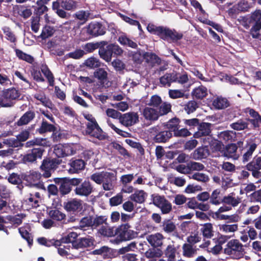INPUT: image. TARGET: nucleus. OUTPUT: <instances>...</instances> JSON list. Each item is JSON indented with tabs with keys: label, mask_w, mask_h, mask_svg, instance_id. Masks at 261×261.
Returning <instances> with one entry per match:
<instances>
[{
	"label": "nucleus",
	"mask_w": 261,
	"mask_h": 261,
	"mask_svg": "<svg viewBox=\"0 0 261 261\" xmlns=\"http://www.w3.org/2000/svg\"><path fill=\"white\" fill-rule=\"evenodd\" d=\"M26 147H33L29 150L28 153L24 155L22 161L25 164L33 163L37 159H41L45 149L44 147L46 146V139L41 138H34L25 143Z\"/></svg>",
	"instance_id": "1"
},
{
	"label": "nucleus",
	"mask_w": 261,
	"mask_h": 261,
	"mask_svg": "<svg viewBox=\"0 0 261 261\" xmlns=\"http://www.w3.org/2000/svg\"><path fill=\"white\" fill-rule=\"evenodd\" d=\"M245 113H248L252 118H247L246 120L243 119H240L236 122L230 124V127L236 130H243L249 129V122L251 123L252 128L256 129L260 127L261 124V115L254 109L247 108L245 111Z\"/></svg>",
	"instance_id": "2"
},
{
	"label": "nucleus",
	"mask_w": 261,
	"mask_h": 261,
	"mask_svg": "<svg viewBox=\"0 0 261 261\" xmlns=\"http://www.w3.org/2000/svg\"><path fill=\"white\" fill-rule=\"evenodd\" d=\"M147 29L150 33L158 36L165 41L176 42L183 37V34L175 29H170L163 26L158 27L152 23H149Z\"/></svg>",
	"instance_id": "3"
},
{
	"label": "nucleus",
	"mask_w": 261,
	"mask_h": 261,
	"mask_svg": "<svg viewBox=\"0 0 261 261\" xmlns=\"http://www.w3.org/2000/svg\"><path fill=\"white\" fill-rule=\"evenodd\" d=\"M102 44L98 50L100 57L107 62L111 61L112 58L121 56L123 52V49L115 43L108 44V42L102 41Z\"/></svg>",
	"instance_id": "4"
},
{
	"label": "nucleus",
	"mask_w": 261,
	"mask_h": 261,
	"mask_svg": "<svg viewBox=\"0 0 261 261\" xmlns=\"http://www.w3.org/2000/svg\"><path fill=\"white\" fill-rule=\"evenodd\" d=\"M179 118L175 117L169 120L167 122L163 124L164 127L167 131H169L176 137H186L191 135V133L187 128H180Z\"/></svg>",
	"instance_id": "5"
},
{
	"label": "nucleus",
	"mask_w": 261,
	"mask_h": 261,
	"mask_svg": "<svg viewBox=\"0 0 261 261\" xmlns=\"http://www.w3.org/2000/svg\"><path fill=\"white\" fill-rule=\"evenodd\" d=\"M171 111V105L165 103L159 110L150 107H146L143 110L142 115L145 120L152 122L156 121L160 116L166 115Z\"/></svg>",
	"instance_id": "6"
},
{
	"label": "nucleus",
	"mask_w": 261,
	"mask_h": 261,
	"mask_svg": "<svg viewBox=\"0 0 261 261\" xmlns=\"http://www.w3.org/2000/svg\"><path fill=\"white\" fill-rule=\"evenodd\" d=\"M128 223L122 224L116 228L117 237L115 240L117 244L129 241L137 237L138 233L130 229Z\"/></svg>",
	"instance_id": "7"
},
{
	"label": "nucleus",
	"mask_w": 261,
	"mask_h": 261,
	"mask_svg": "<svg viewBox=\"0 0 261 261\" xmlns=\"http://www.w3.org/2000/svg\"><path fill=\"white\" fill-rule=\"evenodd\" d=\"M224 252L236 259L242 258L245 254L242 244L237 239L231 240L227 243Z\"/></svg>",
	"instance_id": "8"
},
{
	"label": "nucleus",
	"mask_w": 261,
	"mask_h": 261,
	"mask_svg": "<svg viewBox=\"0 0 261 261\" xmlns=\"http://www.w3.org/2000/svg\"><path fill=\"white\" fill-rule=\"evenodd\" d=\"M61 163L62 160L59 159L50 157L44 158L40 166V170L42 172V176L44 178L50 177Z\"/></svg>",
	"instance_id": "9"
},
{
	"label": "nucleus",
	"mask_w": 261,
	"mask_h": 261,
	"mask_svg": "<svg viewBox=\"0 0 261 261\" xmlns=\"http://www.w3.org/2000/svg\"><path fill=\"white\" fill-rule=\"evenodd\" d=\"M54 181L59 187L61 196L68 194L71 191L72 187H74L80 182L79 179L69 177L55 178Z\"/></svg>",
	"instance_id": "10"
},
{
	"label": "nucleus",
	"mask_w": 261,
	"mask_h": 261,
	"mask_svg": "<svg viewBox=\"0 0 261 261\" xmlns=\"http://www.w3.org/2000/svg\"><path fill=\"white\" fill-rule=\"evenodd\" d=\"M20 95L18 90L14 88L3 90L0 94V106L3 107H10L13 106L14 100Z\"/></svg>",
	"instance_id": "11"
},
{
	"label": "nucleus",
	"mask_w": 261,
	"mask_h": 261,
	"mask_svg": "<svg viewBox=\"0 0 261 261\" xmlns=\"http://www.w3.org/2000/svg\"><path fill=\"white\" fill-rule=\"evenodd\" d=\"M150 130L153 136L152 140L156 143H165L172 137V134L167 131L163 126H154Z\"/></svg>",
	"instance_id": "12"
},
{
	"label": "nucleus",
	"mask_w": 261,
	"mask_h": 261,
	"mask_svg": "<svg viewBox=\"0 0 261 261\" xmlns=\"http://www.w3.org/2000/svg\"><path fill=\"white\" fill-rule=\"evenodd\" d=\"M248 23L252 25L250 30V34L253 38H258L261 30V10H256L251 13L248 19Z\"/></svg>",
	"instance_id": "13"
},
{
	"label": "nucleus",
	"mask_w": 261,
	"mask_h": 261,
	"mask_svg": "<svg viewBox=\"0 0 261 261\" xmlns=\"http://www.w3.org/2000/svg\"><path fill=\"white\" fill-rule=\"evenodd\" d=\"M151 199L153 205L160 209L162 214H168L172 211V204L165 196L153 194L151 195Z\"/></svg>",
	"instance_id": "14"
},
{
	"label": "nucleus",
	"mask_w": 261,
	"mask_h": 261,
	"mask_svg": "<svg viewBox=\"0 0 261 261\" xmlns=\"http://www.w3.org/2000/svg\"><path fill=\"white\" fill-rule=\"evenodd\" d=\"M86 133L100 141L108 140L109 136L99 126L96 120L86 124Z\"/></svg>",
	"instance_id": "15"
},
{
	"label": "nucleus",
	"mask_w": 261,
	"mask_h": 261,
	"mask_svg": "<svg viewBox=\"0 0 261 261\" xmlns=\"http://www.w3.org/2000/svg\"><path fill=\"white\" fill-rule=\"evenodd\" d=\"M83 32L87 34L89 38L95 37L105 34L106 28L101 23L94 21L91 22L82 30Z\"/></svg>",
	"instance_id": "16"
},
{
	"label": "nucleus",
	"mask_w": 261,
	"mask_h": 261,
	"mask_svg": "<svg viewBox=\"0 0 261 261\" xmlns=\"http://www.w3.org/2000/svg\"><path fill=\"white\" fill-rule=\"evenodd\" d=\"M75 179H79L77 185L74 186V193L76 195L80 196L88 197L93 192V187L89 180H85L81 178H75Z\"/></svg>",
	"instance_id": "17"
},
{
	"label": "nucleus",
	"mask_w": 261,
	"mask_h": 261,
	"mask_svg": "<svg viewBox=\"0 0 261 261\" xmlns=\"http://www.w3.org/2000/svg\"><path fill=\"white\" fill-rule=\"evenodd\" d=\"M245 168L251 172L252 176L255 178L258 179L261 177V157L255 156L245 166Z\"/></svg>",
	"instance_id": "18"
},
{
	"label": "nucleus",
	"mask_w": 261,
	"mask_h": 261,
	"mask_svg": "<svg viewBox=\"0 0 261 261\" xmlns=\"http://www.w3.org/2000/svg\"><path fill=\"white\" fill-rule=\"evenodd\" d=\"M68 165L69 173L70 174L79 173L84 170L86 163L82 159L73 157L69 160Z\"/></svg>",
	"instance_id": "19"
},
{
	"label": "nucleus",
	"mask_w": 261,
	"mask_h": 261,
	"mask_svg": "<svg viewBox=\"0 0 261 261\" xmlns=\"http://www.w3.org/2000/svg\"><path fill=\"white\" fill-rule=\"evenodd\" d=\"M74 152L72 147L67 144H57L54 147V153L58 158L72 155Z\"/></svg>",
	"instance_id": "20"
},
{
	"label": "nucleus",
	"mask_w": 261,
	"mask_h": 261,
	"mask_svg": "<svg viewBox=\"0 0 261 261\" xmlns=\"http://www.w3.org/2000/svg\"><path fill=\"white\" fill-rule=\"evenodd\" d=\"M90 254L100 256L104 259L115 258V249L107 246H103L99 249H95L90 252Z\"/></svg>",
	"instance_id": "21"
},
{
	"label": "nucleus",
	"mask_w": 261,
	"mask_h": 261,
	"mask_svg": "<svg viewBox=\"0 0 261 261\" xmlns=\"http://www.w3.org/2000/svg\"><path fill=\"white\" fill-rule=\"evenodd\" d=\"M139 115L137 113L129 112L124 114H121L120 122L126 126H130L138 123Z\"/></svg>",
	"instance_id": "22"
},
{
	"label": "nucleus",
	"mask_w": 261,
	"mask_h": 261,
	"mask_svg": "<svg viewBox=\"0 0 261 261\" xmlns=\"http://www.w3.org/2000/svg\"><path fill=\"white\" fill-rule=\"evenodd\" d=\"M164 237L159 232L149 235L147 237V240L149 244L153 248L161 247L163 244Z\"/></svg>",
	"instance_id": "23"
},
{
	"label": "nucleus",
	"mask_w": 261,
	"mask_h": 261,
	"mask_svg": "<svg viewBox=\"0 0 261 261\" xmlns=\"http://www.w3.org/2000/svg\"><path fill=\"white\" fill-rule=\"evenodd\" d=\"M94 242L95 239L93 237L88 236L78 239L77 241L74 243V244L75 249L85 248L94 246Z\"/></svg>",
	"instance_id": "24"
},
{
	"label": "nucleus",
	"mask_w": 261,
	"mask_h": 261,
	"mask_svg": "<svg viewBox=\"0 0 261 261\" xmlns=\"http://www.w3.org/2000/svg\"><path fill=\"white\" fill-rule=\"evenodd\" d=\"M108 73L105 69L103 68H97L93 73V76L97 79L99 83V85L103 86L104 84L108 82Z\"/></svg>",
	"instance_id": "25"
},
{
	"label": "nucleus",
	"mask_w": 261,
	"mask_h": 261,
	"mask_svg": "<svg viewBox=\"0 0 261 261\" xmlns=\"http://www.w3.org/2000/svg\"><path fill=\"white\" fill-rule=\"evenodd\" d=\"M211 126L212 124L210 123H199L198 126V130L194 134V137L198 138L202 136H208L211 133Z\"/></svg>",
	"instance_id": "26"
},
{
	"label": "nucleus",
	"mask_w": 261,
	"mask_h": 261,
	"mask_svg": "<svg viewBox=\"0 0 261 261\" xmlns=\"http://www.w3.org/2000/svg\"><path fill=\"white\" fill-rule=\"evenodd\" d=\"M208 95V91L206 87L202 85L195 88L191 92V96L194 99L202 100Z\"/></svg>",
	"instance_id": "27"
},
{
	"label": "nucleus",
	"mask_w": 261,
	"mask_h": 261,
	"mask_svg": "<svg viewBox=\"0 0 261 261\" xmlns=\"http://www.w3.org/2000/svg\"><path fill=\"white\" fill-rule=\"evenodd\" d=\"M24 174L19 175L16 173L10 174L7 178L9 182L12 185H17V187L21 190L23 188L22 180H23Z\"/></svg>",
	"instance_id": "28"
},
{
	"label": "nucleus",
	"mask_w": 261,
	"mask_h": 261,
	"mask_svg": "<svg viewBox=\"0 0 261 261\" xmlns=\"http://www.w3.org/2000/svg\"><path fill=\"white\" fill-rule=\"evenodd\" d=\"M97 232L103 237H112L116 236V228L115 229V227L110 226L107 222V224L101 226L98 229Z\"/></svg>",
	"instance_id": "29"
},
{
	"label": "nucleus",
	"mask_w": 261,
	"mask_h": 261,
	"mask_svg": "<svg viewBox=\"0 0 261 261\" xmlns=\"http://www.w3.org/2000/svg\"><path fill=\"white\" fill-rule=\"evenodd\" d=\"M137 249V243L135 242H132L127 246L123 247L119 249H115V258L129 253L130 251H135Z\"/></svg>",
	"instance_id": "30"
},
{
	"label": "nucleus",
	"mask_w": 261,
	"mask_h": 261,
	"mask_svg": "<svg viewBox=\"0 0 261 261\" xmlns=\"http://www.w3.org/2000/svg\"><path fill=\"white\" fill-rule=\"evenodd\" d=\"M41 176L42 174L39 172L33 171L29 175L24 174L23 180H25L30 185H36L39 183Z\"/></svg>",
	"instance_id": "31"
},
{
	"label": "nucleus",
	"mask_w": 261,
	"mask_h": 261,
	"mask_svg": "<svg viewBox=\"0 0 261 261\" xmlns=\"http://www.w3.org/2000/svg\"><path fill=\"white\" fill-rule=\"evenodd\" d=\"M35 117V113L33 111H27L16 122V124L19 126H22L28 124Z\"/></svg>",
	"instance_id": "32"
},
{
	"label": "nucleus",
	"mask_w": 261,
	"mask_h": 261,
	"mask_svg": "<svg viewBox=\"0 0 261 261\" xmlns=\"http://www.w3.org/2000/svg\"><path fill=\"white\" fill-rule=\"evenodd\" d=\"M210 154V151L206 146L199 147L193 153L192 156L195 160L206 159Z\"/></svg>",
	"instance_id": "33"
},
{
	"label": "nucleus",
	"mask_w": 261,
	"mask_h": 261,
	"mask_svg": "<svg viewBox=\"0 0 261 261\" xmlns=\"http://www.w3.org/2000/svg\"><path fill=\"white\" fill-rule=\"evenodd\" d=\"M56 130L57 127L54 125L48 123L44 119L42 120L40 126L36 130L39 134H43L47 132L54 133Z\"/></svg>",
	"instance_id": "34"
},
{
	"label": "nucleus",
	"mask_w": 261,
	"mask_h": 261,
	"mask_svg": "<svg viewBox=\"0 0 261 261\" xmlns=\"http://www.w3.org/2000/svg\"><path fill=\"white\" fill-rule=\"evenodd\" d=\"M213 106L218 110L224 109L230 106L228 100L222 96H218L212 102Z\"/></svg>",
	"instance_id": "35"
},
{
	"label": "nucleus",
	"mask_w": 261,
	"mask_h": 261,
	"mask_svg": "<svg viewBox=\"0 0 261 261\" xmlns=\"http://www.w3.org/2000/svg\"><path fill=\"white\" fill-rule=\"evenodd\" d=\"M65 209L70 212H79L82 208V203L80 201L73 199L68 201L64 205Z\"/></svg>",
	"instance_id": "36"
},
{
	"label": "nucleus",
	"mask_w": 261,
	"mask_h": 261,
	"mask_svg": "<svg viewBox=\"0 0 261 261\" xmlns=\"http://www.w3.org/2000/svg\"><path fill=\"white\" fill-rule=\"evenodd\" d=\"M146 193L142 190H137L129 196V199L136 203H142L145 200Z\"/></svg>",
	"instance_id": "37"
},
{
	"label": "nucleus",
	"mask_w": 261,
	"mask_h": 261,
	"mask_svg": "<svg viewBox=\"0 0 261 261\" xmlns=\"http://www.w3.org/2000/svg\"><path fill=\"white\" fill-rule=\"evenodd\" d=\"M200 231L202 232L203 238L206 239H211L214 236V231L212 224L206 223L201 225Z\"/></svg>",
	"instance_id": "38"
},
{
	"label": "nucleus",
	"mask_w": 261,
	"mask_h": 261,
	"mask_svg": "<svg viewBox=\"0 0 261 261\" xmlns=\"http://www.w3.org/2000/svg\"><path fill=\"white\" fill-rule=\"evenodd\" d=\"M238 149V146L236 144L231 143L228 144L224 151V156L227 158H232L233 159H237V150Z\"/></svg>",
	"instance_id": "39"
},
{
	"label": "nucleus",
	"mask_w": 261,
	"mask_h": 261,
	"mask_svg": "<svg viewBox=\"0 0 261 261\" xmlns=\"http://www.w3.org/2000/svg\"><path fill=\"white\" fill-rule=\"evenodd\" d=\"M108 217L106 216H98L96 215L93 218L92 229H96L98 230L101 226L107 224Z\"/></svg>",
	"instance_id": "40"
},
{
	"label": "nucleus",
	"mask_w": 261,
	"mask_h": 261,
	"mask_svg": "<svg viewBox=\"0 0 261 261\" xmlns=\"http://www.w3.org/2000/svg\"><path fill=\"white\" fill-rule=\"evenodd\" d=\"M165 103H167V102H162V98L160 96L158 95H152L149 100L148 105L149 107L151 108H154L159 110L160 107H162Z\"/></svg>",
	"instance_id": "41"
},
{
	"label": "nucleus",
	"mask_w": 261,
	"mask_h": 261,
	"mask_svg": "<svg viewBox=\"0 0 261 261\" xmlns=\"http://www.w3.org/2000/svg\"><path fill=\"white\" fill-rule=\"evenodd\" d=\"M199 108L198 103L194 99L188 101L183 106L184 111L188 114H191L196 111Z\"/></svg>",
	"instance_id": "42"
},
{
	"label": "nucleus",
	"mask_w": 261,
	"mask_h": 261,
	"mask_svg": "<svg viewBox=\"0 0 261 261\" xmlns=\"http://www.w3.org/2000/svg\"><path fill=\"white\" fill-rule=\"evenodd\" d=\"M14 51L16 57L19 60L24 61L30 64H33L34 63V58L31 55L27 54L18 48H15Z\"/></svg>",
	"instance_id": "43"
},
{
	"label": "nucleus",
	"mask_w": 261,
	"mask_h": 261,
	"mask_svg": "<svg viewBox=\"0 0 261 261\" xmlns=\"http://www.w3.org/2000/svg\"><path fill=\"white\" fill-rule=\"evenodd\" d=\"M38 243L43 246L47 247L54 246L56 247L60 246L61 243L60 241L55 239L47 240L44 237H41L38 239Z\"/></svg>",
	"instance_id": "44"
},
{
	"label": "nucleus",
	"mask_w": 261,
	"mask_h": 261,
	"mask_svg": "<svg viewBox=\"0 0 261 261\" xmlns=\"http://www.w3.org/2000/svg\"><path fill=\"white\" fill-rule=\"evenodd\" d=\"M118 41L122 45L133 48H136L138 47V45L136 42L130 39L125 35L120 36L118 39Z\"/></svg>",
	"instance_id": "45"
},
{
	"label": "nucleus",
	"mask_w": 261,
	"mask_h": 261,
	"mask_svg": "<svg viewBox=\"0 0 261 261\" xmlns=\"http://www.w3.org/2000/svg\"><path fill=\"white\" fill-rule=\"evenodd\" d=\"M247 151L243 154L242 158V162L245 163L248 162L251 158L253 152L257 147V144L255 143H249L247 144Z\"/></svg>",
	"instance_id": "46"
},
{
	"label": "nucleus",
	"mask_w": 261,
	"mask_h": 261,
	"mask_svg": "<svg viewBox=\"0 0 261 261\" xmlns=\"http://www.w3.org/2000/svg\"><path fill=\"white\" fill-rule=\"evenodd\" d=\"M163 254V252L160 248H153L149 249L145 252V256L147 258H151L154 257H160Z\"/></svg>",
	"instance_id": "47"
},
{
	"label": "nucleus",
	"mask_w": 261,
	"mask_h": 261,
	"mask_svg": "<svg viewBox=\"0 0 261 261\" xmlns=\"http://www.w3.org/2000/svg\"><path fill=\"white\" fill-rule=\"evenodd\" d=\"M176 249L173 245H169L167 246L163 254L168 259L172 261H175Z\"/></svg>",
	"instance_id": "48"
},
{
	"label": "nucleus",
	"mask_w": 261,
	"mask_h": 261,
	"mask_svg": "<svg viewBox=\"0 0 261 261\" xmlns=\"http://www.w3.org/2000/svg\"><path fill=\"white\" fill-rule=\"evenodd\" d=\"M102 43V41L87 43L83 46V48L86 53H92L97 48L99 50Z\"/></svg>",
	"instance_id": "49"
},
{
	"label": "nucleus",
	"mask_w": 261,
	"mask_h": 261,
	"mask_svg": "<svg viewBox=\"0 0 261 261\" xmlns=\"http://www.w3.org/2000/svg\"><path fill=\"white\" fill-rule=\"evenodd\" d=\"M49 216L53 220L60 221L65 219L66 215L64 213L57 209L51 210L49 212Z\"/></svg>",
	"instance_id": "50"
},
{
	"label": "nucleus",
	"mask_w": 261,
	"mask_h": 261,
	"mask_svg": "<svg viewBox=\"0 0 261 261\" xmlns=\"http://www.w3.org/2000/svg\"><path fill=\"white\" fill-rule=\"evenodd\" d=\"M18 230L21 237L27 241L30 246H32L33 243V237L26 228L24 226L21 227L18 229Z\"/></svg>",
	"instance_id": "51"
},
{
	"label": "nucleus",
	"mask_w": 261,
	"mask_h": 261,
	"mask_svg": "<svg viewBox=\"0 0 261 261\" xmlns=\"http://www.w3.org/2000/svg\"><path fill=\"white\" fill-rule=\"evenodd\" d=\"M240 202L241 201L239 198L238 197L236 198L230 195L224 196L221 200V203H224L233 207L237 206Z\"/></svg>",
	"instance_id": "52"
},
{
	"label": "nucleus",
	"mask_w": 261,
	"mask_h": 261,
	"mask_svg": "<svg viewBox=\"0 0 261 261\" xmlns=\"http://www.w3.org/2000/svg\"><path fill=\"white\" fill-rule=\"evenodd\" d=\"M163 229L167 233H171L176 229L174 223L170 219H165L163 222Z\"/></svg>",
	"instance_id": "53"
},
{
	"label": "nucleus",
	"mask_w": 261,
	"mask_h": 261,
	"mask_svg": "<svg viewBox=\"0 0 261 261\" xmlns=\"http://www.w3.org/2000/svg\"><path fill=\"white\" fill-rule=\"evenodd\" d=\"M84 64L90 68H99L100 66L99 60L94 57H90L85 60Z\"/></svg>",
	"instance_id": "54"
},
{
	"label": "nucleus",
	"mask_w": 261,
	"mask_h": 261,
	"mask_svg": "<svg viewBox=\"0 0 261 261\" xmlns=\"http://www.w3.org/2000/svg\"><path fill=\"white\" fill-rule=\"evenodd\" d=\"M182 121L186 125V128L188 130L196 126L198 127L200 123V120L196 118L189 119H184Z\"/></svg>",
	"instance_id": "55"
},
{
	"label": "nucleus",
	"mask_w": 261,
	"mask_h": 261,
	"mask_svg": "<svg viewBox=\"0 0 261 261\" xmlns=\"http://www.w3.org/2000/svg\"><path fill=\"white\" fill-rule=\"evenodd\" d=\"M144 59L147 62L151 64H159L161 62L160 58L154 53H146L144 54Z\"/></svg>",
	"instance_id": "56"
},
{
	"label": "nucleus",
	"mask_w": 261,
	"mask_h": 261,
	"mask_svg": "<svg viewBox=\"0 0 261 261\" xmlns=\"http://www.w3.org/2000/svg\"><path fill=\"white\" fill-rule=\"evenodd\" d=\"M182 249L184 255L188 257H193L196 252L190 244H185L183 245Z\"/></svg>",
	"instance_id": "57"
},
{
	"label": "nucleus",
	"mask_w": 261,
	"mask_h": 261,
	"mask_svg": "<svg viewBox=\"0 0 261 261\" xmlns=\"http://www.w3.org/2000/svg\"><path fill=\"white\" fill-rule=\"evenodd\" d=\"M41 71L47 78L49 86H53L55 80L54 75L50 70L47 66H45L41 68Z\"/></svg>",
	"instance_id": "58"
},
{
	"label": "nucleus",
	"mask_w": 261,
	"mask_h": 261,
	"mask_svg": "<svg viewBox=\"0 0 261 261\" xmlns=\"http://www.w3.org/2000/svg\"><path fill=\"white\" fill-rule=\"evenodd\" d=\"M220 194V190L219 189H216L212 193L210 196V203L218 205L221 203V200L220 198L219 195Z\"/></svg>",
	"instance_id": "59"
},
{
	"label": "nucleus",
	"mask_w": 261,
	"mask_h": 261,
	"mask_svg": "<svg viewBox=\"0 0 261 261\" xmlns=\"http://www.w3.org/2000/svg\"><path fill=\"white\" fill-rule=\"evenodd\" d=\"M107 122L108 124V125L114 130L115 131L117 134L122 136L123 137H129V135H130L129 133L123 131L117 127L115 126L112 122V121L109 119H108L107 120Z\"/></svg>",
	"instance_id": "60"
},
{
	"label": "nucleus",
	"mask_w": 261,
	"mask_h": 261,
	"mask_svg": "<svg viewBox=\"0 0 261 261\" xmlns=\"http://www.w3.org/2000/svg\"><path fill=\"white\" fill-rule=\"evenodd\" d=\"M54 33L53 27L49 25H45L42 29L40 37L42 39H46L51 37Z\"/></svg>",
	"instance_id": "61"
},
{
	"label": "nucleus",
	"mask_w": 261,
	"mask_h": 261,
	"mask_svg": "<svg viewBox=\"0 0 261 261\" xmlns=\"http://www.w3.org/2000/svg\"><path fill=\"white\" fill-rule=\"evenodd\" d=\"M111 145L113 148L118 150L121 155L124 156H129V154L127 150L117 142H112Z\"/></svg>",
	"instance_id": "62"
},
{
	"label": "nucleus",
	"mask_w": 261,
	"mask_h": 261,
	"mask_svg": "<svg viewBox=\"0 0 261 261\" xmlns=\"http://www.w3.org/2000/svg\"><path fill=\"white\" fill-rule=\"evenodd\" d=\"M80 225L81 227H90L92 228L93 217L89 216L83 217L80 221Z\"/></svg>",
	"instance_id": "63"
},
{
	"label": "nucleus",
	"mask_w": 261,
	"mask_h": 261,
	"mask_svg": "<svg viewBox=\"0 0 261 261\" xmlns=\"http://www.w3.org/2000/svg\"><path fill=\"white\" fill-rule=\"evenodd\" d=\"M238 225L237 224H223L220 225V229L226 233L233 232L238 230Z\"/></svg>",
	"instance_id": "64"
}]
</instances>
